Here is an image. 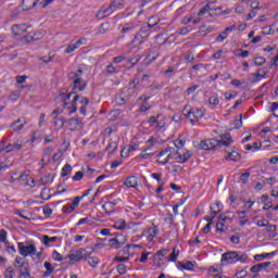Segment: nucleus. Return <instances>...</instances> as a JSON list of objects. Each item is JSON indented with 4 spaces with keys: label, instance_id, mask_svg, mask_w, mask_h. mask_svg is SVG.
<instances>
[{
    "label": "nucleus",
    "instance_id": "f257e3e1",
    "mask_svg": "<svg viewBox=\"0 0 278 278\" xmlns=\"http://www.w3.org/2000/svg\"><path fill=\"white\" fill-rule=\"evenodd\" d=\"M61 101H63L62 106L66 108V110H70V115L77 112V101H79V94L75 92H70L65 97H63Z\"/></svg>",
    "mask_w": 278,
    "mask_h": 278
},
{
    "label": "nucleus",
    "instance_id": "f03ea898",
    "mask_svg": "<svg viewBox=\"0 0 278 278\" xmlns=\"http://www.w3.org/2000/svg\"><path fill=\"white\" fill-rule=\"evenodd\" d=\"M202 151H213L216 147H229L227 141H218L217 139H205L195 146Z\"/></svg>",
    "mask_w": 278,
    "mask_h": 278
},
{
    "label": "nucleus",
    "instance_id": "7ed1b4c3",
    "mask_svg": "<svg viewBox=\"0 0 278 278\" xmlns=\"http://www.w3.org/2000/svg\"><path fill=\"white\" fill-rule=\"evenodd\" d=\"M18 265V278H31V273H29V262L24 261L23 262V257L21 256H16L15 261L13 263V266Z\"/></svg>",
    "mask_w": 278,
    "mask_h": 278
},
{
    "label": "nucleus",
    "instance_id": "20e7f679",
    "mask_svg": "<svg viewBox=\"0 0 278 278\" xmlns=\"http://www.w3.org/2000/svg\"><path fill=\"white\" fill-rule=\"evenodd\" d=\"M17 249H18V253H20V255H22V257H34V254L37 251L36 244H34V243H31L29 245H25V243L18 242Z\"/></svg>",
    "mask_w": 278,
    "mask_h": 278
},
{
    "label": "nucleus",
    "instance_id": "39448f33",
    "mask_svg": "<svg viewBox=\"0 0 278 278\" xmlns=\"http://www.w3.org/2000/svg\"><path fill=\"white\" fill-rule=\"evenodd\" d=\"M87 253V249L71 250L67 257L71 260V262H81V260H88Z\"/></svg>",
    "mask_w": 278,
    "mask_h": 278
},
{
    "label": "nucleus",
    "instance_id": "423d86ee",
    "mask_svg": "<svg viewBox=\"0 0 278 278\" xmlns=\"http://www.w3.org/2000/svg\"><path fill=\"white\" fill-rule=\"evenodd\" d=\"M70 130L71 131H77L78 127L81 129V127H84V122H81V119H79V116H75L73 118H70L66 121Z\"/></svg>",
    "mask_w": 278,
    "mask_h": 278
},
{
    "label": "nucleus",
    "instance_id": "0eeeda50",
    "mask_svg": "<svg viewBox=\"0 0 278 278\" xmlns=\"http://www.w3.org/2000/svg\"><path fill=\"white\" fill-rule=\"evenodd\" d=\"M223 262H230V264H236L238 262V252L237 251H229L222 255V263Z\"/></svg>",
    "mask_w": 278,
    "mask_h": 278
},
{
    "label": "nucleus",
    "instance_id": "6e6552de",
    "mask_svg": "<svg viewBox=\"0 0 278 278\" xmlns=\"http://www.w3.org/2000/svg\"><path fill=\"white\" fill-rule=\"evenodd\" d=\"M92 251H94V248H91V250L89 252H87V260H85V261L88 262V264H89V266H91V268H97V266H99V257L90 256V255H92Z\"/></svg>",
    "mask_w": 278,
    "mask_h": 278
},
{
    "label": "nucleus",
    "instance_id": "1a4fd4ad",
    "mask_svg": "<svg viewBox=\"0 0 278 278\" xmlns=\"http://www.w3.org/2000/svg\"><path fill=\"white\" fill-rule=\"evenodd\" d=\"M29 27L25 24H20V25H13L11 28V31L13 36H21L22 34H25Z\"/></svg>",
    "mask_w": 278,
    "mask_h": 278
},
{
    "label": "nucleus",
    "instance_id": "9d476101",
    "mask_svg": "<svg viewBox=\"0 0 278 278\" xmlns=\"http://www.w3.org/2000/svg\"><path fill=\"white\" fill-rule=\"evenodd\" d=\"M86 81H84V78H76L73 83V88L72 90H79V92H84V90H86Z\"/></svg>",
    "mask_w": 278,
    "mask_h": 278
},
{
    "label": "nucleus",
    "instance_id": "9b49d317",
    "mask_svg": "<svg viewBox=\"0 0 278 278\" xmlns=\"http://www.w3.org/2000/svg\"><path fill=\"white\" fill-rule=\"evenodd\" d=\"M127 188H137L138 187V177L128 176L124 182Z\"/></svg>",
    "mask_w": 278,
    "mask_h": 278
},
{
    "label": "nucleus",
    "instance_id": "f8f14e48",
    "mask_svg": "<svg viewBox=\"0 0 278 278\" xmlns=\"http://www.w3.org/2000/svg\"><path fill=\"white\" fill-rule=\"evenodd\" d=\"M270 262L260 263L250 268L251 273H262L264 268H268L270 266Z\"/></svg>",
    "mask_w": 278,
    "mask_h": 278
},
{
    "label": "nucleus",
    "instance_id": "ddd939ff",
    "mask_svg": "<svg viewBox=\"0 0 278 278\" xmlns=\"http://www.w3.org/2000/svg\"><path fill=\"white\" fill-rule=\"evenodd\" d=\"M168 153L169 154L164 160H157L159 164L165 165V164H168L169 160H176L177 152H175V149L168 151Z\"/></svg>",
    "mask_w": 278,
    "mask_h": 278
},
{
    "label": "nucleus",
    "instance_id": "4468645a",
    "mask_svg": "<svg viewBox=\"0 0 278 278\" xmlns=\"http://www.w3.org/2000/svg\"><path fill=\"white\" fill-rule=\"evenodd\" d=\"M241 157H242V155H240V153H238L235 150H232L231 152H228V154L225 157V160H230V162H240Z\"/></svg>",
    "mask_w": 278,
    "mask_h": 278
},
{
    "label": "nucleus",
    "instance_id": "2eb2a0df",
    "mask_svg": "<svg viewBox=\"0 0 278 278\" xmlns=\"http://www.w3.org/2000/svg\"><path fill=\"white\" fill-rule=\"evenodd\" d=\"M125 242H127V239H124L123 241H118V238H112L109 240V243L114 249H121V247H123V244H125Z\"/></svg>",
    "mask_w": 278,
    "mask_h": 278
},
{
    "label": "nucleus",
    "instance_id": "dca6fc26",
    "mask_svg": "<svg viewBox=\"0 0 278 278\" xmlns=\"http://www.w3.org/2000/svg\"><path fill=\"white\" fill-rule=\"evenodd\" d=\"M22 5L25 8V10H33V8H36L38 5V1L36 0H22Z\"/></svg>",
    "mask_w": 278,
    "mask_h": 278
},
{
    "label": "nucleus",
    "instance_id": "f3484780",
    "mask_svg": "<svg viewBox=\"0 0 278 278\" xmlns=\"http://www.w3.org/2000/svg\"><path fill=\"white\" fill-rule=\"evenodd\" d=\"M115 205H116V202H105L102 205V208L106 212V214H113Z\"/></svg>",
    "mask_w": 278,
    "mask_h": 278
},
{
    "label": "nucleus",
    "instance_id": "a211bd4d",
    "mask_svg": "<svg viewBox=\"0 0 278 278\" xmlns=\"http://www.w3.org/2000/svg\"><path fill=\"white\" fill-rule=\"evenodd\" d=\"M113 227L114 229H118V231H123L127 229V222H125V219H118L117 222H115Z\"/></svg>",
    "mask_w": 278,
    "mask_h": 278
},
{
    "label": "nucleus",
    "instance_id": "6ab92c4d",
    "mask_svg": "<svg viewBox=\"0 0 278 278\" xmlns=\"http://www.w3.org/2000/svg\"><path fill=\"white\" fill-rule=\"evenodd\" d=\"M43 266L46 268V271L43 273V277H49V275L53 274V270H55V268L50 262H45Z\"/></svg>",
    "mask_w": 278,
    "mask_h": 278
},
{
    "label": "nucleus",
    "instance_id": "aec40b11",
    "mask_svg": "<svg viewBox=\"0 0 278 278\" xmlns=\"http://www.w3.org/2000/svg\"><path fill=\"white\" fill-rule=\"evenodd\" d=\"M53 179H55V174H48L43 177H41V184L42 186H47V184H53Z\"/></svg>",
    "mask_w": 278,
    "mask_h": 278
},
{
    "label": "nucleus",
    "instance_id": "412c9836",
    "mask_svg": "<svg viewBox=\"0 0 278 278\" xmlns=\"http://www.w3.org/2000/svg\"><path fill=\"white\" fill-rule=\"evenodd\" d=\"M73 173V166L71 164H65L61 170V177H68Z\"/></svg>",
    "mask_w": 278,
    "mask_h": 278
},
{
    "label": "nucleus",
    "instance_id": "4be33fe9",
    "mask_svg": "<svg viewBox=\"0 0 278 278\" xmlns=\"http://www.w3.org/2000/svg\"><path fill=\"white\" fill-rule=\"evenodd\" d=\"M268 73V67L258 68V73L254 74L256 77V81H260V79H264Z\"/></svg>",
    "mask_w": 278,
    "mask_h": 278
},
{
    "label": "nucleus",
    "instance_id": "5701e85b",
    "mask_svg": "<svg viewBox=\"0 0 278 278\" xmlns=\"http://www.w3.org/2000/svg\"><path fill=\"white\" fill-rule=\"evenodd\" d=\"M178 266H180V268H184L185 270H194V264L190 261H187L186 263L178 262Z\"/></svg>",
    "mask_w": 278,
    "mask_h": 278
},
{
    "label": "nucleus",
    "instance_id": "b1692460",
    "mask_svg": "<svg viewBox=\"0 0 278 278\" xmlns=\"http://www.w3.org/2000/svg\"><path fill=\"white\" fill-rule=\"evenodd\" d=\"M276 253L277 252L256 254V255H254V260H255V262H262L263 260L270 257V255H276Z\"/></svg>",
    "mask_w": 278,
    "mask_h": 278
},
{
    "label": "nucleus",
    "instance_id": "393cba45",
    "mask_svg": "<svg viewBox=\"0 0 278 278\" xmlns=\"http://www.w3.org/2000/svg\"><path fill=\"white\" fill-rule=\"evenodd\" d=\"M157 231H160V229L157 228V226H153L151 228L148 229V240H153V238H155V236H157Z\"/></svg>",
    "mask_w": 278,
    "mask_h": 278
},
{
    "label": "nucleus",
    "instance_id": "a878e982",
    "mask_svg": "<svg viewBox=\"0 0 278 278\" xmlns=\"http://www.w3.org/2000/svg\"><path fill=\"white\" fill-rule=\"evenodd\" d=\"M151 27H153V25L148 24L147 27L141 28L140 31H139L140 38H149V34H150V33H149V29H150Z\"/></svg>",
    "mask_w": 278,
    "mask_h": 278
},
{
    "label": "nucleus",
    "instance_id": "bb28decb",
    "mask_svg": "<svg viewBox=\"0 0 278 278\" xmlns=\"http://www.w3.org/2000/svg\"><path fill=\"white\" fill-rule=\"evenodd\" d=\"M218 142H227L228 147L233 142V139L231 138V134L226 132L222 135V140H218Z\"/></svg>",
    "mask_w": 278,
    "mask_h": 278
},
{
    "label": "nucleus",
    "instance_id": "cd10ccee",
    "mask_svg": "<svg viewBox=\"0 0 278 278\" xmlns=\"http://www.w3.org/2000/svg\"><path fill=\"white\" fill-rule=\"evenodd\" d=\"M110 29V22L102 23L98 29V34L103 35L106 34Z\"/></svg>",
    "mask_w": 278,
    "mask_h": 278
},
{
    "label": "nucleus",
    "instance_id": "c85d7f7f",
    "mask_svg": "<svg viewBox=\"0 0 278 278\" xmlns=\"http://www.w3.org/2000/svg\"><path fill=\"white\" fill-rule=\"evenodd\" d=\"M51 242H58V237H49L47 235L43 236V244L45 247H49Z\"/></svg>",
    "mask_w": 278,
    "mask_h": 278
},
{
    "label": "nucleus",
    "instance_id": "c756f323",
    "mask_svg": "<svg viewBox=\"0 0 278 278\" xmlns=\"http://www.w3.org/2000/svg\"><path fill=\"white\" fill-rule=\"evenodd\" d=\"M208 103L210 105H214L216 108V105H218V103H220V100L218 99V93H214L210 99H208Z\"/></svg>",
    "mask_w": 278,
    "mask_h": 278
},
{
    "label": "nucleus",
    "instance_id": "7c9ffc66",
    "mask_svg": "<svg viewBox=\"0 0 278 278\" xmlns=\"http://www.w3.org/2000/svg\"><path fill=\"white\" fill-rule=\"evenodd\" d=\"M177 257H179V251L174 248L172 254L166 260L167 262H177Z\"/></svg>",
    "mask_w": 278,
    "mask_h": 278
},
{
    "label": "nucleus",
    "instance_id": "2f4dec72",
    "mask_svg": "<svg viewBox=\"0 0 278 278\" xmlns=\"http://www.w3.org/2000/svg\"><path fill=\"white\" fill-rule=\"evenodd\" d=\"M191 112H193V118L195 121H201V117L203 116V111L199 109H191Z\"/></svg>",
    "mask_w": 278,
    "mask_h": 278
},
{
    "label": "nucleus",
    "instance_id": "473e14b6",
    "mask_svg": "<svg viewBox=\"0 0 278 278\" xmlns=\"http://www.w3.org/2000/svg\"><path fill=\"white\" fill-rule=\"evenodd\" d=\"M22 42L28 45V42H36L34 39V33H28L26 36L22 38Z\"/></svg>",
    "mask_w": 278,
    "mask_h": 278
},
{
    "label": "nucleus",
    "instance_id": "72a5a7b5",
    "mask_svg": "<svg viewBox=\"0 0 278 278\" xmlns=\"http://www.w3.org/2000/svg\"><path fill=\"white\" fill-rule=\"evenodd\" d=\"M66 123V119L64 117H55V122H54V125L55 127H59V129H62V127H64Z\"/></svg>",
    "mask_w": 278,
    "mask_h": 278
},
{
    "label": "nucleus",
    "instance_id": "f704fd0d",
    "mask_svg": "<svg viewBox=\"0 0 278 278\" xmlns=\"http://www.w3.org/2000/svg\"><path fill=\"white\" fill-rule=\"evenodd\" d=\"M18 123H21V119H17L12 123L11 127H15V128H13V131H21V129H23V127H25V124L18 125Z\"/></svg>",
    "mask_w": 278,
    "mask_h": 278
},
{
    "label": "nucleus",
    "instance_id": "c9c22d12",
    "mask_svg": "<svg viewBox=\"0 0 278 278\" xmlns=\"http://www.w3.org/2000/svg\"><path fill=\"white\" fill-rule=\"evenodd\" d=\"M41 257H42V252H38L37 250L34 253L33 261L35 262V264H40V262H42Z\"/></svg>",
    "mask_w": 278,
    "mask_h": 278
},
{
    "label": "nucleus",
    "instance_id": "e433bc0d",
    "mask_svg": "<svg viewBox=\"0 0 278 278\" xmlns=\"http://www.w3.org/2000/svg\"><path fill=\"white\" fill-rule=\"evenodd\" d=\"M52 260H54V262H63L64 256H62V254H60L56 250H54L52 252Z\"/></svg>",
    "mask_w": 278,
    "mask_h": 278
},
{
    "label": "nucleus",
    "instance_id": "4c0bfd02",
    "mask_svg": "<svg viewBox=\"0 0 278 278\" xmlns=\"http://www.w3.org/2000/svg\"><path fill=\"white\" fill-rule=\"evenodd\" d=\"M34 40H42L45 38V31L43 30H37L33 33Z\"/></svg>",
    "mask_w": 278,
    "mask_h": 278
},
{
    "label": "nucleus",
    "instance_id": "58836bf2",
    "mask_svg": "<svg viewBox=\"0 0 278 278\" xmlns=\"http://www.w3.org/2000/svg\"><path fill=\"white\" fill-rule=\"evenodd\" d=\"M168 151H175V148H166L159 153L157 160H164V156L168 155Z\"/></svg>",
    "mask_w": 278,
    "mask_h": 278
},
{
    "label": "nucleus",
    "instance_id": "ea45409f",
    "mask_svg": "<svg viewBox=\"0 0 278 278\" xmlns=\"http://www.w3.org/2000/svg\"><path fill=\"white\" fill-rule=\"evenodd\" d=\"M266 231L273 233V238H275L277 236V225H267Z\"/></svg>",
    "mask_w": 278,
    "mask_h": 278
},
{
    "label": "nucleus",
    "instance_id": "a19ab883",
    "mask_svg": "<svg viewBox=\"0 0 278 278\" xmlns=\"http://www.w3.org/2000/svg\"><path fill=\"white\" fill-rule=\"evenodd\" d=\"M62 212H64V214H73V212H75V207L73 204L65 205L63 206Z\"/></svg>",
    "mask_w": 278,
    "mask_h": 278
},
{
    "label": "nucleus",
    "instance_id": "79ce46f5",
    "mask_svg": "<svg viewBox=\"0 0 278 278\" xmlns=\"http://www.w3.org/2000/svg\"><path fill=\"white\" fill-rule=\"evenodd\" d=\"M4 245H5V251L8 253H16V248H14V245H12L9 241H5Z\"/></svg>",
    "mask_w": 278,
    "mask_h": 278
},
{
    "label": "nucleus",
    "instance_id": "37998d69",
    "mask_svg": "<svg viewBox=\"0 0 278 278\" xmlns=\"http://www.w3.org/2000/svg\"><path fill=\"white\" fill-rule=\"evenodd\" d=\"M254 64L255 66H264V64H266V59L262 56L255 58Z\"/></svg>",
    "mask_w": 278,
    "mask_h": 278
},
{
    "label": "nucleus",
    "instance_id": "c03bdc74",
    "mask_svg": "<svg viewBox=\"0 0 278 278\" xmlns=\"http://www.w3.org/2000/svg\"><path fill=\"white\" fill-rule=\"evenodd\" d=\"M210 10L212 12H214V9L210 8V4H205L198 13V16H203V14H205V12H210Z\"/></svg>",
    "mask_w": 278,
    "mask_h": 278
},
{
    "label": "nucleus",
    "instance_id": "a18cd8bd",
    "mask_svg": "<svg viewBox=\"0 0 278 278\" xmlns=\"http://www.w3.org/2000/svg\"><path fill=\"white\" fill-rule=\"evenodd\" d=\"M249 177H251V173L250 172H245V173L241 174L240 175L241 184H247V181L249 180Z\"/></svg>",
    "mask_w": 278,
    "mask_h": 278
},
{
    "label": "nucleus",
    "instance_id": "49530a36",
    "mask_svg": "<svg viewBox=\"0 0 278 278\" xmlns=\"http://www.w3.org/2000/svg\"><path fill=\"white\" fill-rule=\"evenodd\" d=\"M117 273L119 275H125L127 273V266L123 263L117 265Z\"/></svg>",
    "mask_w": 278,
    "mask_h": 278
},
{
    "label": "nucleus",
    "instance_id": "de8ad7c7",
    "mask_svg": "<svg viewBox=\"0 0 278 278\" xmlns=\"http://www.w3.org/2000/svg\"><path fill=\"white\" fill-rule=\"evenodd\" d=\"M249 260V255L247 253H239L238 252V257H237V262H247Z\"/></svg>",
    "mask_w": 278,
    "mask_h": 278
},
{
    "label": "nucleus",
    "instance_id": "09e8293b",
    "mask_svg": "<svg viewBox=\"0 0 278 278\" xmlns=\"http://www.w3.org/2000/svg\"><path fill=\"white\" fill-rule=\"evenodd\" d=\"M193 111L189 110L187 111L186 117L190 121V123L194 124L197 123V119L194 118Z\"/></svg>",
    "mask_w": 278,
    "mask_h": 278
},
{
    "label": "nucleus",
    "instance_id": "8fccbe9b",
    "mask_svg": "<svg viewBox=\"0 0 278 278\" xmlns=\"http://www.w3.org/2000/svg\"><path fill=\"white\" fill-rule=\"evenodd\" d=\"M73 181H81L84 179V172H77L73 177Z\"/></svg>",
    "mask_w": 278,
    "mask_h": 278
},
{
    "label": "nucleus",
    "instance_id": "3c124183",
    "mask_svg": "<svg viewBox=\"0 0 278 278\" xmlns=\"http://www.w3.org/2000/svg\"><path fill=\"white\" fill-rule=\"evenodd\" d=\"M0 242H4V244L8 242V231L3 229L0 230Z\"/></svg>",
    "mask_w": 278,
    "mask_h": 278
},
{
    "label": "nucleus",
    "instance_id": "603ef678",
    "mask_svg": "<svg viewBox=\"0 0 278 278\" xmlns=\"http://www.w3.org/2000/svg\"><path fill=\"white\" fill-rule=\"evenodd\" d=\"M169 251L170 249H162L156 252V257H164L165 255H168Z\"/></svg>",
    "mask_w": 278,
    "mask_h": 278
},
{
    "label": "nucleus",
    "instance_id": "864d4df0",
    "mask_svg": "<svg viewBox=\"0 0 278 278\" xmlns=\"http://www.w3.org/2000/svg\"><path fill=\"white\" fill-rule=\"evenodd\" d=\"M131 247H135V249L140 248V245L127 244V245L122 250L123 255H129V249H131Z\"/></svg>",
    "mask_w": 278,
    "mask_h": 278
},
{
    "label": "nucleus",
    "instance_id": "5fc2aeb1",
    "mask_svg": "<svg viewBox=\"0 0 278 278\" xmlns=\"http://www.w3.org/2000/svg\"><path fill=\"white\" fill-rule=\"evenodd\" d=\"M127 31H134V24H126L121 30V34H127Z\"/></svg>",
    "mask_w": 278,
    "mask_h": 278
},
{
    "label": "nucleus",
    "instance_id": "6e6d98bb",
    "mask_svg": "<svg viewBox=\"0 0 278 278\" xmlns=\"http://www.w3.org/2000/svg\"><path fill=\"white\" fill-rule=\"evenodd\" d=\"M233 123H235V129H240V127H242V114H240L239 119L236 118Z\"/></svg>",
    "mask_w": 278,
    "mask_h": 278
},
{
    "label": "nucleus",
    "instance_id": "4d7b16f0",
    "mask_svg": "<svg viewBox=\"0 0 278 278\" xmlns=\"http://www.w3.org/2000/svg\"><path fill=\"white\" fill-rule=\"evenodd\" d=\"M249 275V273H247V269H241V270H239V271H237L236 274H235V277H237V278H244V277H247Z\"/></svg>",
    "mask_w": 278,
    "mask_h": 278
},
{
    "label": "nucleus",
    "instance_id": "13d9d810",
    "mask_svg": "<svg viewBox=\"0 0 278 278\" xmlns=\"http://www.w3.org/2000/svg\"><path fill=\"white\" fill-rule=\"evenodd\" d=\"M5 278H14V269L12 267L7 268L4 273Z\"/></svg>",
    "mask_w": 278,
    "mask_h": 278
},
{
    "label": "nucleus",
    "instance_id": "bf43d9fd",
    "mask_svg": "<svg viewBox=\"0 0 278 278\" xmlns=\"http://www.w3.org/2000/svg\"><path fill=\"white\" fill-rule=\"evenodd\" d=\"M227 36V30L222 31L219 36L216 38V42H223V40H226Z\"/></svg>",
    "mask_w": 278,
    "mask_h": 278
},
{
    "label": "nucleus",
    "instance_id": "052dcab7",
    "mask_svg": "<svg viewBox=\"0 0 278 278\" xmlns=\"http://www.w3.org/2000/svg\"><path fill=\"white\" fill-rule=\"evenodd\" d=\"M263 36H270V34H275L273 31V26H266L264 27V30L262 31Z\"/></svg>",
    "mask_w": 278,
    "mask_h": 278
},
{
    "label": "nucleus",
    "instance_id": "680f3d73",
    "mask_svg": "<svg viewBox=\"0 0 278 278\" xmlns=\"http://www.w3.org/2000/svg\"><path fill=\"white\" fill-rule=\"evenodd\" d=\"M257 16V10L252 9V11L247 15L245 21H251V18H255Z\"/></svg>",
    "mask_w": 278,
    "mask_h": 278
},
{
    "label": "nucleus",
    "instance_id": "e2e57ef3",
    "mask_svg": "<svg viewBox=\"0 0 278 278\" xmlns=\"http://www.w3.org/2000/svg\"><path fill=\"white\" fill-rule=\"evenodd\" d=\"M124 60H127V56H125V55L115 56L113 59V63L114 64H121V62H123Z\"/></svg>",
    "mask_w": 278,
    "mask_h": 278
},
{
    "label": "nucleus",
    "instance_id": "0e129e2a",
    "mask_svg": "<svg viewBox=\"0 0 278 278\" xmlns=\"http://www.w3.org/2000/svg\"><path fill=\"white\" fill-rule=\"evenodd\" d=\"M66 97V89H62L56 96V101H62Z\"/></svg>",
    "mask_w": 278,
    "mask_h": 278
},
{
    "label": "nucleus",
    "instance_id": "69168bd1",
    "mask_svg": "<svg viewBox=\"0 0 278 278\" xmlns=\"http://www.w3.org/2000/svg\"><path fill=\"white\" fill-rule=\"evenodd\" d=\"M75 49H77V45H70L67 46V48L65 49V53H73V51H75Z\"/></svg>",
    "mask_w": 278,
    "mask_h": 278
},
{
    "label": "nucleus",
    "instance_id": "338daca9",
    "mask_svg": "<svg viewBox=\"0 0 278 278\" xmlns=\"http://www.w3.org/2000/svg\"><path fill=\"white\" fill-rule=\"evenodd\" d=\"M225 223H223V222H218L217 224H216V231H220V232H223V231H225Z\"/></svg>",
    "mask_w": 278,
    "mask_h": 278
},
{
    "label": "nucleus",
    "instance_id": "774afa93",
    "mask_svg": "<svg viewBox=\"0 0 278 278\" xmlns=\"http://www.w3.org/2000/svg\"><path fill=\"white\" fill-rule=\"evenodd\" d=\"M138 147H139L138 143L129 144L127 148L128 153H131L132 151H138Z\"/></svg>",
    "mask_w": 278,
    "mask_h": 278
}]
</instances>
